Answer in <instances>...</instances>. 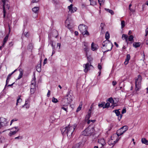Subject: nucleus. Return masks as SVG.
I'll list each match as a JSON object with an SVG mask.
<instances>
[{
	"label": "nucleus",
	"instance_id": "nucleus-1",
	"mask_svg": "<svg viewBox=\"0 0 148 148\" xmlns=\"http://www.w3.org/2000/svg\"><path fill=\"white\" fill-rule=\"evenodd\" d=\"M76 126V125H74L73 126L69 125L67 127L61 128V132L63 134H66L68 137L71 138Z\"/></svg>",
	"mask_w": 148,
	"mask_h": 148
},
{
	"label": "nucleus",
	"instance_id": "nucleus-2",
	"mask_svg": "<svg viewBox=\"0 0 148 148\" xmlns=\"http://www.w3.org/2000/svg\"><path fill=\"white\" fill-rule=\"evenodd\" d=\"M78 28L80 32L83 35H89V33L87 30L88 27L85 25L83 24H80L78 26Z\"/></svg>",
	"mask_w": 148,
	"mask_h": 148
},
{
	"label": "nucleus",
	"instance_id": "nucleus-3",
	"mask_svg": "<svg viewBox=\"0 0 148 148\" xmlns=\"http://www.w3.org/2000/svg\"><path fill=\"white\" fill-rule=\"evenodd\" d=\"M142 80V77L140 75H138V78L135 79V84L136 91L138 90L140 88Z\"/></svg>",
	"mask_w": 148,
	"mask_h": 148
},
{
	"label": "nucleus",
	"instance_id": "nucleus-4",
	"mask_svg": "<svg viewBox=\"0 0 148 148\" xmlns=\"http://www.w3.org/2000/svg\"><path fill=\"white\" fill-rule=\"evenodd\" d=\"M36 78L34 77L32 78L31 81V84L30 86V92L31 94H33L35 92L36 89Z\"/></svg>",
	"mask_w": 148,
	"mask_h": 148
},
{
	"label": "nucleus",
	"instance_id": "nucleus-5",
	"mask_svg": "<svg viewBox=\"0 0 148 148\" xmlns=\"http://www.w3.org/2000/svg\"><path fill=\"white\" fill-rule=\"evenodd\" d=\"M94 132V128L93 127L90 128L88 127L85 130L83 131L82 134L85 136H88L91 135Z\"/></svg>",
	"mask_w": 148,
	"mask_h": 148
},
{
	"label": "nucleus",
	"instance_id": "nucleus-6",
	"mask_svg": "<svg viewBox=\"0 0 148 148\" xmlns=\"http://www.w3.org/2000/svg\"><path fill=\"white\" fill-rule=\"evenodd\" d=\"M87 57L88 61L89 62H88L86 64H85L84 65V66H84L85 68V69H84V71L85 73L87 72L88 70L90 69L89 68L90 67H92V66L91 65L90 62L92 60V58L90 57Z\"/></svg>",
	"mask_w": 148,
	"mask_h": 148
},
{
	"label": "nucleus",
	"instance_id": "nucleus-7",
	"mask_svg": "<svg viewBox=\"0 0 148 148\" xmlns=\"http://www.w3.org/2000/svg\"><path fill=\"white\" fill-rule=\"evenodd\" d=\"M102 45L103 47H110L111 48L110 49H109L106 51H105L104 52H107L111 51L113 46V44L110 42V41L109 40H106L104 41L102 43Z\"/></svg>",
	"mask_w": 148,
	"mask_h": 148
},
{
	"label": "nucleus",
	"instance_id": "nucleus-8",
	"mask_svg": "<svg viewBox=\"0 0 148 148\" xmlns=\"http://www.w3.org/2000/svg\"><path fill=\"white\" fill-rule=\"evenodd\" d=\"M127 126L125 125L119 129L117 131L116 134L119 136L123 134L128 129Z\"/></svg>",
	"mask_w": 148,
	"mask_h": 148
},
{
	"label": "nucleus",
	"instance_id": "nucleus-9",
	"mask_svg": "<svg viewBox=\"0 0 148 148\" xmlns=\"http://www.w3.org/2000/svg\"><path fill=\"white\" fill-rule=\"evenodd\" d=\"M2 2L3 3V17L5 18V16L6 14V10L7 9L8 10L10 6L8 4L6 5L5 1V0H2Z\"/></svg>",
	"mask_w": 148,
	"mask_h": 148
},
{
	"label": "nucleus",
	"instance_id": "nucleus-10",
	"mask_svg": "<svg viewBox=\"0 0 148 148\" xmlns=\"http://www.w3.org/2000/svg\"><path fill=\"white\" fill-rule=\"evenodd\" d=\"M61 104L62 106H67L70 103L68 102V101L66 100V97H64L62 99Z\"/></svg>",
	"mask_w": 148,
	"mask_h": 148
},
{
	"label": "nucleus",
	"instance_id": "nucleus-11",
	"mask_svg": "<svg viewBox=\"0 0 148 148\" xmlns=\"http://www.w3.org/2000/svg\"><path fill=\"white\" fill-rule=\"evenodd\" d=\"M6 120V119L3 117L0 118V127L6 125L7 123Z\"/></svg>",
	"mask_w": 148,
	"mask_h": 148
},
{
	"label": "nucleus",
	"instance_id": "nucleus-12",
	"mask_svg": "<svg viewBox=\"0 0 148 148\" xmlns=\"http://www.w3.org/2000/svg\"><path fill=\"white\" fill-rule=\"evenodd\" d=\"M70 91H69L67 92V93L66 95V100H67L68 102L70 103L71 102L73 101L72 100V97L71 95L70 94Z\"/></svg>",
	"mask_w": 148,
	"mask_h": 148
},
{
	"label": "nucleus",
	"instance_id": "nucleus-13",
	"mask_svg": "<svg viewBox=\"0 0 148 148\" xmlns=\"http://www.w3.org/2000/svg\"><path fill=\"white\" fill-rule=\"evenodd\" d=\"M73 5L71 4L68 7V8L69 10V11H70L71 13L76 12L77 10L76 7H73Z\"/></svg>",
	"mask_w": 148,
	"mask_h": 148
},
{
	"label": "nucleus",
	"instance_id": "nucleus-14",
	"mask_svg": "<svg viewBox=\"0 0 148 148\" xmlns=\"http://www.w3.org/2000/svg\"><path fill=\"white\" fill-rule=\"evenodd\" d=\"M83 48L84 49L85 51V52L86 53V56H87L88 52L89 51V48L88 46L86 45V44L85 43H84V44H83Z\"/></svg>",
	"mask_w": 148,
	"mask_h": 148
},
{
	"label": "nucleus",
	"instance_id": "nucleus-15",
	"mask_svg": "<svg viewBox=\"0 0 148 148\" xmlns=\"http://www.w3.org/2000/svg\"><path fill=\"white\" fill-rule=\"evenodd\" d=\"M130 56L129 54H127L126 55V58L125 59V62H124V64L126 65H127L129 61L130 60Z\"/></svg>",
	"mask_w": 148,
	"mask_h": 148
},
{
	"label": "nucleus",
	"instance_id": "nucleus-16",
	"mask_svg": "<svg viewBox=\"0 0 148 148\" xmlns=\"http://www.w3.org/2000/svg\"><path fill=\"white\" fill-rule=\"evenodd\" d=\"M83 145L81 142H79L75 144L72 148H79Z\"/></svg>",
	"mask_w": 148,
	"mask_h": 148
},
{
	"label": "nucleus",
	"instance_id": "nucleus-17",
	"mask_svg": "<svg viewBox=\"0 0 148 148\" xmlns=\"http://www.w3.org/2000/svg\"><path fill=\"white\" fill-rule=\"evenodd\" d=\"M39 10V8L38 7H35L33 8L32 10L33 12L36 14V16L37 15V14L38 12V10Z\"/></svg>",
	"mask_w": 148,
	"mask_h": 148
},
{
	"label": "nucleus",
	"instance_id": "nucleus-18",
	"mask_svg": "<svg viewBox=\"0 0 148 148\" xmlns=\"http://www.w3.org/2000/svg\"><path fill=\"white\" fill-rule=\"evenodd\" d=\"M14 128L16 129H17V130H15L13 131H11L10 132L9 134V136H12V135H14L17 132H18L19 130V129L17 127H15Z\"/></svg>",
	"mask_w": 148,
	"mask_h": 148
},
{
	"label": "nucleus",
	"instance_id": "nucleus-19",
	"mask_svg": "<svg viewBox=\"0 0 148 148\" xmlns=\"http://www.w3.org/2000/svg\"><path fill=\"white\" fill-rule=\"evenodd\" d=\"M97 45L94 44L93 42L92 43L91 45V48L92 50L93 51H95L97 49Z\"/></svg>",
	"mask_w": 148,
	"mask_h": 148
},
{
	"label": "nucleus",
	"instance_id": "nucleus-20",
	"mask_svg": "<svg viewBox=\"0 0 148 148\" xmlns=\"http://www.w3.org/2000/svg\"><path fill=\"white\" fill-rule=\"evenodd\" d=\"M140 45V43L139 42H134L133 44V46L136 48L139 47Z\"/></svg>",
	"mask_w": 148,
	"mask_h": 148
},
{
	"label": "nucleus",
	"instance_id": "nucleus-21",
	"mask_svg": "<svg viewBox=\"0 0 148 148\" xmlns=\"http://www.w3.org/2000/svg\"><path fill=\"white\" fill-rule=\"evenodd\" d=\"M128 36L126 34H123L122 36V38L123 39H125V41L128 43Z\"/></svg>",
	"mask_w": 148,
	"mask_h": 148
},
{
	"label": "nucleus",
	"instance_id": "nucleus-22",
	"mask_svg": "<svg viewBox=\"0 0 148 148\" xmlns=\"http://www.w3.org/2000/svg\"><path fill=\"white\" fill-rule=\"evenodd\" d=\"M29 101V99H27L26 100L25 103L24 105L23 106V107L25 106L26 108H29V105L28 104V101Z\"/></svg>",
	"mask_w": 148,
	"mask_h": 148
},
{
	"label": "nucleus",
	"instance_id": "nucleus-23",
	"mask_svg": "<svg viewBox=\"0 0 148 148\" xmlns=\"http://www.w3.org/2000/svg\"><path fill=\"white\" fill-rule=\"evenodd\" d=\"M105 10L107 12L110 13L111 14L113 15V14H114V12L112 10H110V9H107V8H105Z\"/></svg>",
	"mask_w": 148,
	"mask_h": 148
},
{
	"label": "nucleus",
	"instance_id": "nucleus-24",
	"mask_svg": "<svg viewBox=\"0 0 148 148\" xmlns=\"http://www.w3.org/2000/svg\"><path fill=\"white\" fill-rule=\"evenodd\" d=\"M91 109H89V111L88 112V114L86 116V119H89L90 118L91 116Z\"/></svg>",
	"mask_w": 148,
	"mask_h": 148
},
{
	"label": "nucleus",
	"instance_id": "nucleus-25",
	"mask_svg": "<svg viewBox=\"0 0 148 148\" xmlns=\"http://www.w3.org/2000/svg\"><path fill=\"white\" fill-rule=\"evenodd\" d=\"M113 112H114L115 113L116 115L117 116H120V115H121L120 114V112L118 110H113Z\"/></svg>",
	"mask_w": 148,
	"mask_h": 148
},
{
	"label": "nucleus",
	"instance_id": "nucleus-26",
	"mask_svg": "<svg viewBox=\"0 0 148 148\" xmlns=\"http://www.w3.org/2000/svg\"><path fill=\"white\" fill-rule=\"evenodd\" d=\"M8 36L7 35V36H6L5 37L4 39L3 44L2 45V46L3 47H4V45L5 44V43H6L7 40H8Z\"/></svg>",
	"mask_w": 148,
	"mask_h": 148
},
{
	"label": "nucleus",
	"instance_id": "nucleus-27",
	"mask_svg": "<svg viewBox=\"0 0 148 148\" xmlns=\"http://www.w3.org/2000/svg\"><path fill=\"white\" fill-rule=\"evenodd\" d=\"M18 97H19V98L17 99V101H16V106L18 105V103H21L22 101V100L20 98L21 96L19 95Z\"/></svg>",
	"mask_w": 148,
	"mask_h": 148
},
{
	"label": "nucleus",
	"instance_id": "nucleus-28",
	"mask_svg": "<svg viewBox=\"0 0 148 148\" xmlns=\"http://www.w3.org/2000/svg\"><path fill=\"white\" fill-rule=\"evenodd\" d=\"M41 65L40 64L38 65V66L36 67V70L38 72H40L41 71Z\"/></svg>",
	"mask_w": 148,
	"mask_h": 148
},
{
	"label": "nucleus",
	"instance_id": "nucleus-29",
	"mask_svg": "<svg viewBox=\"0 0 148 148\" xmlns=\"http://www.w3.org/2000/svg\"><path fill=\"white\" fill-rule=\"evenodd\" d=\"M110 38V34L108 32H107L105 34V38L106 40H108V39Z\"/></svg>",
	"mask_w": 148,
	"mask_h": 148
},
{
	"label": "nucleus",
	"instance_id": "nucleus-30",
	"mask_svg": "<svg viewBox=\"0 0 148 148\" xmlns=\"http://www.w3.org/2000/svg\"><path fill=\"white\" fill-rule=\"evenodd\" d=\"M141 142L145 144L146 145L148 144L147 143L148 141H147L145 138H143L141 139Z\"/></svg>",
	"mask_w": 148,
	"mask_h": 148
},
{
	"label": "nucleus",
	"instance_id": "nucleus-31",
	"mask_svg": "<svg viewBox=\"0 0 148 148\" xmlns=\"http://www.w3.org/2000/svg\"><path fill=\"white\" fill-rule=\"evenodd\" d=\"M116 142V141H114L113 142L112 139H111V140H110V141H109V144H110V145H114L115 144Z\"/></svg>",
	"mask_w": 148,
	"mask_h": 148
},
{
	"label": "nucleus",
	"instance_id": "nucleus-32",
	"mask_svg": "<svg viewBox=\"0 0 148 148\" xmlns=\"http://www.w3.org/2000/svg\"><path fill=\"white\" fill-rule=\"evenodd\" d=\"M98 142L101 143L103 146H104L105 144V140L103 139L100 140Z\"/></svg>",
	"mask_w": 148,
	"mask_h": 148
},
{
	"label": "nucleus",
	"instance_id": "nucleus-33",
	"mask_svg": "<svg viewBox=\"0 0 148 148\" xmlns=\"http://www.w3.org/2000/svg\"><path fill=\"white\" fill-rule=\"evenodd\" d=\"M23 75V72L22 71H20V74L17 78L16 80L17 79H21Z\"/></svg>",
	"mask_w": 148,
	"mask_h": 148
},
{
	"label": "nucleus",
	"instance_id": "nucleus-34",
	"mask_svg": "<svg viewBox=\"0 0 148 148\" xmlns=\"http://www.w3.org/2000/svg\"><path fill=\"white\" fill-rule=\"evenodd\" d=\"M105 0H98L99 3L100 5H101L104 4Z\"/></svg>",
	"mask_w": 148,
	"mask_h": 148
},
{
	"label": "nucleus",
	"instance_id": "nucleus-35",
	"mask_svg": "<svg viewBox=\"0 0 148 148\" xmlns=\"http://www.w3.org/2000/svg\"><path fill=\"white\" fill-rule=\"evenodd\" d=\"M90 5H95L96 4V1H93V0H90Z\"/></svg>",
	"mask_w": 148,
	"mask_h": 148
},
{
	"label": "nucleus",
	"instance_id": "nucleus-36",
	"mask_svg": "<svg viewBox=\"0 0 148 148\" xmlns=\"http://www.w3.org/2000/svg\"><path fill=\"white\" fill-rule=\"evenodd\" d=\"M134 38V37L132 35H130L129 36V37L128 38V40H129V41H132Z\"/></svg>",
	"mask_w": 148,
	"mask_h": 148
},
{
	"label": "nucleus",
	"instance_id": "nucleus-37",
	"mask_svg": "<svg viewBox=\"0 0 148 148\" xmlns=\"http://www.w3.org/2000/svg\"><path fill=\"white\" fill-rule=\"evenodd\" d=\"M108 101L111 103L113 104L114 102V101L112 97L110 98Z\"/></svg>",
	"mask_w": 148,
	"mask_h": 148
},
{
	"label": "nucleus",
	"instance_id": "nucleus-38",
	"mask_svg": "<svg viewBox=\"0 0 148 148\" xmlns=\"http://www.w3.org/2000/svg\"><path fill=\"white\" fill-rule=\"evenodd\" d=\"M110 106V103L109 102H107L105 105H104V107H103V108H108Z\"/></svg>",
	"mask_w": 148,
	"mask_h": 148
},
{
	"label": "nucleus",
	"instance_id": "nucleus-39",
	"mask_svg": "<svg viewBox=\"0 0 148 148\" xmlns=\"http://www.w3.org/2000/svg\"><path fill=\"white\" fill-rule=\"evenodd\" d=\"M52 101L54 103H57L58 102V101L57 99L53 97L52 98Z\"/></svg>",
	"mask_w": 148,
	"mask_h": 148
},
{
	"label": "nucleus",
	"instance_id": "nucleus-40",
	"mask_svg": "<svg viewBox=\"0 0 148 148\" xmlns=\"http://www.w3.org/2000/svg\"><path fill=\"white\" fill-rule=\"evenodd\" d=\"M82 104L81 105L80 104V105L79 106L76 110V112H77L81 110L82 107Z\"/></svg>",
	"mask_w": 148,
	"mask_h": 148
},
{
	"label": "nucleus",
	"instance_id": "nucleus-41",
	"mask_svg": "<svg viewBox=\"0 0 148 148\" xmlns=\"http://www.w3.org/2000/svg\"><path fill=\"white\" fill-rule=\"evenodd\" d=\"M66 107H64L63 106H62L61 107V108L64 111H65L67 113L68 112L67 111V106H66Z\"/></svg>",
	"mask_w": 148,
	"mask_h": 148
},
{
	"label": "nucleus",
	"instance_id": "nucleus-42",
	"mask_svg": "<svg viewBox=\"0 0 148 148\" xmlns=\"http://www.w3.org/2000/svg\"><path fill=\"white\" fill-rule=\"evenodd\" d=\"M17 70V69H16L14 71H13V72H12L10 74H9L8 75V76L7 77V78H8V79H10V77L11 76V75H12Z\"/></svg>",
	"mask_w": 148,
	"mask_h": 148
},
{
	"label": "nucleus",
	"instance_id": "nucleus-43",
	"mask_svg": "<svg viewBox=\"0 0 148 148\" xmlns=\"http://www.w3.org/2000/svg\"><path fill=\"white\" fill-rule=\"evenodd\" d=\"M105 102H103L98 105V106L100 108L103 107H104Z\"/></svg>",
	"mask_w": 148,
	"mask_h": 148
},
{
	"label": "nucleus",
	"instance_id": "nucleus-44",
	"mask_svg": "<svg viewBox=\"0 0 148 148\" xmlns=\"http://www.w3.org/2000/svg\"><path fill=\"white\" fill-rule=\"evenodd\" d=\"M125 22L124 21H122L121 22V28H123L125 26Z\"/></svg>",
	"mask_w": 148,
	"mask_h": 148
},
{
	"label": "nucleus",
	"instance_id": "nucleus-45",
	"mask_svg": "<svg viewBox=\"0 0 148 148\" xmlns=\"http://www.w3.org/2000/svg\"><path fill=\"white\" fill-rule=\"evenodd\" d=\"M105 25L103 23H101L100 25V27L101 28V30L102 31L103 30V27Z\"/></svg>",
	"mask_w": 148,
	"mask_h": 148
},
{
	"label": "nucleus",
	"instance_id": "nucleus-46",
	"mask_svg": "<svg viewBox=\"0 0 148 148\" xmlns=\"http://www.w3.org/2000/svg\"><path fill=\"white\" fill-rule=\"evenodd\" d=\"M50 44H51L52 47V48L53 49H55V47L53 45V41H51L50 42Z\"/></svg>",
	"mask_w": 148,
	"mask_h": 148
},
{
	"label": "nucleus",
	"instance_id": "nucleus-47",
	"mask_svg": "<svg viewBox=\"0 0 148 148\" xmlns=\"http://www.w3.org/2000/svg\"><path fill=\"white\" fill-rule=\"evenodd\" d=\"M98 69L100 70H101V69L102 67H101V65L100 64V63L98 64Z\"/></svg>",
	"mask_w": 148,
	"mask_h": 148
},
{
	"label": "nucleus",
	"instance_id": "nucleus-48",
	"mask_svg": "<svg viewBox=\"0 0 148 148\" xmlns=\"http://www.w3.org/2000/svg\"><path fill=\"white\" fill-rule=\"evenodd\" d=\"M23 138V137L22 136H18L17 137L15 138V139H22Z\"/></svg>",
	"mask_w": 148,
	"mask_h": 148
},
{
	"label": "nucleus",
	"instance_id": "nucleus-49",
	"mask_svg": "<svg viewBox=\"0 0 148 148\" xmlns=\"http://www.w3.org/2000/svg\"><path fill=\"white\" fill-rule=\"evenodd\" d=\"M67 27L69 29H71L72 27V26L70 24H69L67 25Z\"/></svg>",
	"mask_w": 148,
	"mask_h": 148
},
{
	"label": "nucleus",
	"instance_id": "nucleus-50",
	"mask_svg": "<svg viewBox=\"0 0 148 148\" xmlns=\"http://www.w3.org/2000/svg\"><path fill=\"white\" fill-rule=\"evenodd\" d=\"M126 112V109L124 108L123 109L122 111V114H124Z\"/></svg>",
	"mask_w": 148,
	"mask_h": 148
},
{
	"label": "nucleus",
	"instance_id": "nucleus-51",
	"mask_svg": "<svg viewBox=\"0 0 148 148\" xmlns=\"http://www.w3.org/2000/svg\"><path fill=\"white\" fill-rule=\"evenodd\" d=\"M17 121V119H12L11 121V122H10V125H11V124H12V123L14 121Z\"/></svg>",
	"mask_w": 148,
	"mask_h": 148
},
{
	"label": "nucleus",
	"instance_id": "nucleus-52",
	"mask_svg": "<svg viewBox=\"0 0 148 148\" xmlns=\"http://www.w3.org/2000/svg\"><path fill=\"white\" fill-rule=\"evenodd\" d=\"M146 34L145 36H147L148 34V27L145 30Z\"/></svg>",
	"mask_w": 148,
	"mask_h": 148
},
{
	"label": "nucleus",
	"instance_id": "nucleus-53",
	"mask_svg": "<svg viewBox=\"0 0 148 148\" xmlns=\"http://www.w3.org/2000/svg\"><path fill=\"white\" fill-rule=\"evenodd\" d=\"M50 93H51V91L50 90H48V93H47V96L48 97H49L50 96Z\"/></svg>",
	"mask_w": 148,
	"mask_h": 148
},
{
	"label": "nucleus",
	"instance_id": "nucleus-54",
	"mask_svg": "<svg viewBox=\"0 0 148 148\" xmlns=\"http://www.w3.org/2000/svg\"><path fill=\"white\" fill-rule=\"evenodd\" d=\"M118 116V119L119 121H120L122 118V115L121 114V115H120V116Z\"/></svg>",
	"mask_w": 148,
	"mask_h": 148
},
{
	"label": "nucleus",
	"instance_id": "nucleus-55",
	"mask_svg": "<svg viewBox=\"0 0 148 148\" xmlns=\"http://www.w3.org/2000/svg\"><path fill=\"white\" fill-rule=\"evenodd\" d=\"M112 84L113 86H115L116 84V82L115 81H114L112 82Z\"/></svg>",
	"mask_w": 148,
	"mask_h": 148
},
{
	"label": "nucleus",
	"instance_id": "nucleus-56",
	"mask_svg": "<svg viewBox=\"0 0 148 148\" xmlns=\"http://www.w3.org/2000/svg\"><path fill=\"white\" fill-rule=\"evenodd\" d=\"M9 80V79H8V78H7L6 80V85H5V86H6L7 85V84H8Z\"/></svg>",
	"mask_w": 148,
	"mask_h": 148
},
{
	"label": "nucleus",
	"instance_id": "nucleus-57",
	"mask_svg": "<svg viewBox=\"0 0 148 148\" xmlns=\"http://www.w3.org/2000/svg\"><path fill=\"white\" fill-rule=\"evenodd\" d=\"M47 58L45 59L44 60V61L43 62L44 64H45L47 63Z\"/></svg>",
	"mask_w": 148,
	"mask_h": 148
},
{
	"label": "nucleus",
	"instance_id": "nucleus-58",
	"mask_svg": "<svg viewBox=\"0 0 148 148\" xmlns=\"http://www.w3.org/2000/svg\"><path fill=\"white\" fill-rule=\"evenodd\" d=\"M60 46H61V44L59 43H58L57 44V47H59V49H60Z\"/></svg>",
	"mask_w": 148,
	"mask_h": 148
},
{
	"label": "nucleus",
	"instance_id": "nucleus-59",
	"mask_svg": "<svg viewBox=\"0 0 148 148\" xmlns=\"http://www.w3.org/2000/svg\"><path fill=\"white\" fill-rule=\"evenodd\" d=\"M39 0H32V2L33 3H37L38 2Z\"/></svg>",
	"mask_w": 148,
	"mask_h": 148
},
{
	"label": "nucleus",
	"instance_id": "nucleus-60",
	"mask_svg": "<svg viewBox=\"0 0 148 148\" xmlns=\"http://www.w3.org/2000/svg\"><path fill=\"white\" fill-rule=\"evenodd\" d=\"M114 44L116 46V47H118L119 45H118L116 43V42H114Z\"/></svg>",
	"mask_w": 148,
	"mask_h": 148
},
{
	"label": "nucleus",
	"instance_id": "nucleus-61",
	"mask_svg": "<svg viewBox=\"0 0 148 148\" xmlns=\"http://www.w3.org/2000/svg\"><path fill=\"white\" fill-rule=\"evenodd\" d=\"M75 35L77 36L78 35V33L77 31H76L75 32Z\"/></svg>",
	"mask_w": 148,
	"mask_h": 148
},
{
	"label": "nucleus",
	"instance_id": "nucleus-62",
	"mask_svg": "<svg viewBox=\"0 0 148 148\" xmlns=\"http://www.w3.org/2000/svg\"><path fill=\"white\" fill-rule=\"evenodd\" d=\"M24 34L25 35V36L26 37H27V36H28V33H26V34L24 33Z\"/></svg>",
	"mask_w": 148,
	"mask_h": 148
},
{
	"label": "nucleus",
	"instance_id": "nucleus-63",
	"mask_svg": "<svg viewBox=\"0 0 148 148\" xmlns=\"http://www.w3.org/2000/svg\"><path fill=\"white\" fill-rule=\"evenodd\" d=\"M55 53L54 49H53L52 56Z\"/></svg>",
	"mask_w": 148,
	"mask_h": 148
},
{
	"label": "nucleus",
	"instance_id": "nucleus-64",
	"mask_svg": "<svg viewBox=\"0 0 148 148\" xmlns=\"http://www.w3.org/2000/svg\"><path fill=\"white\" fill-rule=\"evenodd\" d=\"M126 48V47H125V46H123L122 47V49H125Z\"/></svg>",
	"mask_w": 148,
	"mask_h": 148
}]
</instances>
